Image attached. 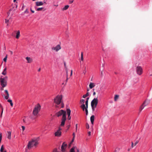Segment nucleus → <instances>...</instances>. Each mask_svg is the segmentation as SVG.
Listing matches in <instances>:
<instances>
[{
  "mask_svg": "<svg viewBox=\"0 0 152 152\" xmlns=\"http://www.w3.org/2000/svg\"><path fill=\"white\" fill-rule=\"evenodd\" d=\"M66 111L63 110H61L56 113V115L58 117L62 116L61 119V122L60 125V126H63L64 125L65 121L66 119Z\"/></svg>",
  "mask_w": 152,
  "mask_h": 152,
  "instance_id": "1",
  "label": "nucleus"
},
{
  "mask_svg": "<svg viewBox=\"0 0 152 152\" xmlns=\"http://www.w3.org/2000/svg\"><path fill=\"white\" fill-rule=\"evenodd\" d=\"M39 137H36L32 139L28 142L27 148L30 149L33 147H37L39 144Z\"/></svg>",
  "mask_w": 152,
  "mask_h": 152,
  "instance_id": "2",
  "label": "nucleus"
},
{
  "mask_svg": "<svg viewBox=\"0 0 152 152\" xmlns=\"http://www.w3.org/2000/svg\"><path fill=\"white\" fill-rule=\"evenodd\" d=\"M62 95H58L53 99V103L56 107H59L62 99Z\"/></svg>",
  "mask_w": 152,
  "mask_h": 152,
  "instance_id": "3",
  "label": "nucleus"
},
{
  "mask_svg": "<svg viewBox=\"0 0 152 152\" xmlns=\"http://www.w3.org/2000/svg\"><path fill=\"white\" fill-rule=\"evenodd\" d=\"M41 106L39 104H37L34 107L33 111L32 114L35 116L37 117L38 116L40 110Z\"/></svg>",
  "mask_w": 152,
  "mask_h": 152,
  "instance_id": "4",
  "label": "nucleus"
},
{
  "mask_svg": "<svg viewBox=\"0 0 152 152\" xmlns=\"http://www.w3.org/2000/svg\"><path fill=\"white\" fill-rule=\"evenodd\" d=\"M7 76H5L4 78L1 77L0 78L1 85L3 87H5L7 86Z\"/></svg>",
  "mask_w": 152,
  "mask_h": 152,
  "instance_id": "5",
  "label": "nucleus"
},
{
  "mask_svg": "<svg viewBox=\"0 0 152 152\" xmlns=\"http://www.w3.org/2000/svg\"><path fill=\"white\" fill-rule=\"evenodd\" d=\"M22 120L23 123L26 124H29L30 123V119L28 116H24L22 118Z\"/></svg>",
  "mask_w": 152,
  "mask_h": 152,
  "instance_id": "6",
  "label": "nucleus"
},
{
  "mask_svg": "<svg viewBox=\"0 0 152 152\" xmlns=\"http://www.w3.org/2000/svg\"><path fill=\"white\" fill-rule=\"evenodd\" d=\"M136 72L137 74L139 75H141L143 73V69L140 66H137L136 68Z\"/></svg>",
  "mask_w": 152,
  "mask_h": 152,
  "instance_id": "7",
  "label": "nucleus"
},
{
  "mask_svg": "<svg viewBox=\"0 0 152 152\" xmlns=\"http://www.w3.org/2000/svg\"><path fill=\"white\" fill-rule=\"evenodd\" d=\"M61 129L60 127L58 128V129L54 133L55 136L56 137H60L61 136Z\"/></svg>",
  "mask_w": 152,
  "mask_h": 152,
  "instance_id": "8",
  "label": "nucleus"
},
{
  "mask_svg": "<svg viewBox=\"0 0 152 152\" xmlns=\"http://www.w3.org/2000/svg\"><path fill=\"white\" fill-rule=\"evenodd\" d=\"M61 48V46L59 45H58L57 46L53 47L52 48V50L56 52H58L59 50Z\"/></svg>",
  "mask_w": 152,
  "mask_h": 152,
  "instance_id": "9",
  "label": "nucleus"
},
{
  "mask_svg": "<svg viewBox=\"0 0 152 152\" xmlns=\"http://www.w3.org/2000/svg\"><path fill=\"white\" fill-rule=\"evenodd\" d=\"M98 103V100L97 98H94L91 101V105L97 106Z\"/></svg>",
  "mask_w": 152,
  "mask_h": 152,
  "instance_id": "10",
  "label": "nucleus"
},
{
  "mask_svg": "<svg viewBox=\"0 0 152 152\" xmlns=\"http://www.w3.org/2000/svg\"><path fill=\"white\" fill-rule=\"evenodd\" d=\"M14 13V10L13 9H10L8 12V16L10 18H11Z\"/></svg>",
  "mask_w": 152,
  "mask_h": 152,
  "instance_id": "11",
  "label": "nucleus"
},
{
  "mask_svg": "<svg viewBox=\"0 0 152 152\" xmlns=\"http://www.w3.org/2000/svg\"><path fill=\"white\" fill-rule=\"evenodd\" d=\"M67 147V144L64 142L61 146V151H66V149Z\"/></svg>",
  "mask_w": 152,
  "mask_h": 152,
  "instance_id": "12",
  "label": "nucleus"
},
{
  "mask_svg": "<svg viewBox=\"0 0 152 152\" xmlns=\"http://www.w3.org/2000/svg\"><path fill=\"white\" fill-rule=\"evenodd\" d=\"M80 102L81 104H82L81 106V107L82 109L84 111L86 107L85 105L84 104L85 100L83 99H81L80 101Z\"/></svg>",
  "mask_w": 152,
  "mask_h": 152,
  "instance_id": "13",
  "label": "nucleus"
},
{
  "mask_svg": "<svg viewBox=\"0 0 152 152\" xmlns=\"http://www.w3.org/2000/svg\"><path fill=\"white\" fill-rule=\"evenodd\" d=\"M44 3L42 1H37L36 2V6H39L43 5Z\"/></svg>",
  "mask_w": 152,
  "mask_h": 152,
  "instance_id": "14",
  "label": "nucleus"
},
{
  "mask_svg": "<svg viewBox=\"0 0 152 152\" xmlns=\"http://www.w3.org/2000/svg\"><path fill=\"white\" fill-rule=\"evenodd\" d=\"M95 86V84L94 83L90 82L89 85V87L90 89H92Z\"/></svg>",
  "mask_w": 152,
  "mask_h": 152,
  "instance_id": "15",
  "label": "nucleus"
},
{
  "mask_svg": "<svg viewBox=\"0 0 152 152\" xmlns=\"http://www.w3.org/2000/svg\"><path fill=\"white\" fill-rule=\"evenodd\" d=\"M26 60L27 61V63H30L32 62V59L29 57H26Z\"/></svg>",
  "mask_w": 152,
  "mask_h": 152,
  "instance_id": "16",
  "label": "nucleus"
},
{
  "mask_svg": "<svg viewBox=\"0 0 152 152\" xmlns=\"http://www.w3.org/2000/svg\"><path fill=\"white\" fill-rule=\"evenodd\" d=\"M11 132L10 131L7 132V137L8 139L10 140L11 139Z\"/></svg>",
  "mask_w": 152,
  "mask_h": 152,
  "instance_id": "17",
  "label": "nucleus"
},
{
  "mask_svg": "<svg viewBox=\"0 0 152 152\" xmlns=\"http://www.w3.org/2000/svg\"><path fill=\"white\" fill-rule=\"evenodd\" d=\"M16 34V38L17 39H18L20 36V31H17Z\"/></svg>",
  "mask_w": 152,
  "mask_h": 152,
  "instance_id": "18",
  "label": "nucleus"
},
{
  "mask_svg": "<svg viewBox=\"0 0 152 152\" xmlns=\"http://www.w3.org/2000/svg\"><path fill=\"white\" fill-rule=\"evenodd\" d=\"M90 120L92 124H93L94 120V115H92L91 116L90 118Z\"/></svg>",
  "mask_w": 152,
  "mask_h": 152,
  "instance_id": "19",
  "label": "nucleus"
},
{
  "mask_svg": "<svg viewBox=\"0 0 152 152\" xmlns=\"http://www.w3.org/2000/svg\"><path fill=\"white\" fill-rule=\"evenodd\" d=\"M1 152H7L6 150L5 149L3 145H2L0 149Z\"/></svg>",
  "mask_w": 152,
  "mask_h": 152,
  "instance_id": "20",
  "label": "nucleus"
},
{
  "mask_svg": "<svg viewBox=\"0 0 152 152\" xmlns=\"http://www.w3.org/2000/svg\"><path fill=\"white\" fill-rule=\"evenodd\" d=\"M149 102L150 101H147L146 100L142 104L145 107L149 104Z\"/></svg>",
  "mask_w": 152,
  "mask_h": 152,
  "instance_id": "21",
  "label": "nucleus"
},
{
  "mask_svg": "<svg viewBox=\"0 0 152 152\" xmlns=\"http://www.w3.org/2000/svg\"><path fill=\"white\" fill-rule=\"evenodd\" d=\"M67 113V114L68 115V116H70L71 114V110L69 108H67L66 110V112Z\"/></svg>",
  "mask_w": 152,
  "mask_h": 152,
  "instance_id": "22",
  "label": "nucleus"
},
{
  "mask_svg": "<svg viewBox=\"0 0 152 152\" xmlns=\"http://www.w3.org/2000/svg\"><path fill=\"white\" fill-rule=\"evenodd\" d=\"M119 97V95H115L114 97V100L115 101H117Z\"/></svg>",
  "mask_w": 152,
  "mask_h": 152,
  "instance_id": "23",
  "label": "nucleus"
},
{
  "mask_svg": "<svg viewBox=\"0 0 152 152\" xmlns=\"http://www.w3.org/2000/svg\"><path fill=\"white\" fill-rule=\"evenodd\" d=\"M36 10L37 11H42V10L43 11H45V9H44L43 7H41L37 8L36 9Z\"/></svg>",
  "mask_w": 152,
  "mask_h": 152,
  "instance_id": "24",
  "label": "nucleus"
},
{
  "mask_svg": "<svg viewBox=\"0 0 152 152\" xmlns=\"http://www.w3.org/2000/svg\"><path fill=\"white\" fill-rule=\"evenodd\" d=\"M7 69L6 68H5L4 69V71L2 73V74L4 75H5L7 74V72H6Z\"/></svg>",
  "mask_w": 152,
  "mask_h": 152,
  "instance_id": "25",
  "label": "nucleus"
},
{
  "mask_svg": "<svg viewBox=\"0 0 152 152\" xmlns=\"http://www.w3.org/2000/svg\"><path fill=\"white\" fill-rule=\"evenodd\" d=\"M69 6L68 5H65L64 7L63 8L62 10H65L67 9L69 7Z\"/></svg>",
  "mask_w": 152,
  "mask_h": 152,
  "instance_id": "26",
  "label": "nucleus"
},
{
  "mask_svg": "<svg viewBox=\"0 0 152 152\" xmlns=\"http://www.w3.org/2000/svg\"><path fill=\"white\" fill-rule=\"evenodd\" d=\"M7 102H9L11 106L12 107L13 106V104L12 102V101L10 99H8L7 100Z\"/></svg>",
  "mask_w": 152,
  "mask_h": 152,
  "instance_id": "27",
  "label": "nucleus"
},
{
  "mask_svg": "<svg viewBox=\"0 0 152 152\" xmlns=\"http://www.w3.org/2000/svg\"><path fill=\"white\" fill-rule=\"evenodd\" d=\"M145 107L142 104V105L140 106L139 108V111L140 112H141L142 110Z\"/></svg>",
  "mask_w": 152,
  "mask_h": 152,
  "instance_id": "28",
  "label": "nucleus"
},
{
  "mask_svg": "<svg viewBox=\"0 0 152 152\" xmlns=\"http://www.w3.org/2000/svg\"><path fill=\"white\" fill-rule=\"evenodd\" d=\"M89 95V94L88 92H87L86 94L84 95L83 96V98H85L86 97L88 96Z\"/></svg>",
  "mask_w": 152,
  "mask_h": 152,
  "instance_id": "29",
  "label": "nucleus"
},
{
  "mask_svg": "<svg viewBox=\"0 0 152 152\" xmlns=\"http://www.w3.org/2000/svg\"><path fill=\"white\" fill-rule=\"evenodd\" d=\"M75 147L72 148L70 150V152H75Z\"/></svg>",
  "mask_w": 152,
  "mask_h": 152,
  "instance_id": "30",
  "label": "nucleus"
},
{
  "mask_svg": "<svg viewBox=\"0 0 152 152\" xmlns=\"http://www.w3.org/2000/svg\"><path fill=\"white\" fill-rule=\"evenodd\" d=\"M91 107L92 110L93 111H94L95 110V108L96 107V106H93V105H91Z\"/></svg>",
  "mask_w": 152,
  "mask_h": 152,
  "instance_id": "31",
  "label": "nucleus"
},
{
  "mask_svg": "<svg viewBox=\"0 0 152 152\" xmlns=\"http://www.w3.org/2000/svg\"><path fill=\"white\" fill-rule=\"evenodd\" d=\"M81 60L82 61H83V52H82L81 53Z\"/></svg>",
  "mask_w": 152,
  "mask_h": 152,
  "instance_id": "32",
  "label": "nucleus"
},
{
  "mask_svg": "<svg viewBox=\"0 0 152 152\" xmlns=\"http://www.w3.org/2000/svg\"><path fill=\"white\" fill-rule=\"evenodd\" d=\"M88 102L87 101H86V102H85L86 105V108H88Z\"/></svg>",
  "mask_w": 152,
  "mask_h": 152,
  "instance_id": "33",
  "label": "nucleus"
},
{
  "mask_svg": "<svg viewBox=\"0 0 152 152\" xmlns=\"http://www.w3.org/2000/svg\"><path fill=\"white\" fill-rule=\"evenodd\" d=\"M9 20H7V19H5V23H7V26L8 25V22H9Z\"/></svg>",
  "mask_w": 152,
  "mask_h": 152,
  "instance_id": "34",
  "label": "nucleus"
},
{
  "mask_svg": "<svg viewBox=\"0 0 152 152\" xmlns=\"http://www.w3.org/2000/svg\"><path fill=\"white\" fill-rule=\"evenodd\" d=\"M88 108H85V110L86 112V115H87L88 113V110L87 109Z\"/></svg>",
  "mask_w": 152,
  "mask_h": 152,
  "instance_id": "35",
  "label": "nucleus"
},
{
  "mask_svg": "<svg viewBox=\"0 0 152 152\" xmlns=\"http://www.w3.org/2000/svg\"><path fill=\"white\" fill-rule=\"evenodd\" d=\"M21 128L22 129L23 132L25 130V126H22Z\"/></svg>",
  "mask_w": 152,
  "mask_h": 152,
  "instance_id": "36",
  "label": "nucleus"
},
{
  "mask_svg": "<svg viewBox=\"0 0 152 152\" xmlns=\"http://www.w3.org/2000/svg\"><path fill=\"white\" fill-rule=\"evenodd\" d=\"M7 55H6V56L5 58H4L3 59V61L5 62H6L7 61Z\"/></svg>",
  "mask_w": 152,
  "mask_h": 152,
  "instance_id": "37",
  "label": "nucleus"
},
{
  "mask_svg": "<svg viewBox=\"0 0 152 152\" xmlns=\"http://www.w3.org/2000/svg\"><path fill=\"white\" fill-rule=\"evenodd\" d=\"M9 98V95H7L4 96L5 99H7Z\"/></svg>",
  "mask_w": 152,
  "mask_h": 152,
  "instance_id": "38",
  "label": "nucleus"
},
{
  "mask_svg": "<svg viewBox=\"0 0 152 152\" xmlns=\"http://www.w3.org/2000/svg\"><path fill=\"white\" fill-rule=\"evenodd\" d=\"M66 80L67 81L68 80V71H67V70H66Z\"/></svg>",
  "mask_w": 152,
  "mask_h": 152,
  "instance_id": "39",
  "label": "nucleus"
},
{
  "mask_svg": "<svg viewBox=\"0 0 152 152\" xmlns=\"http://www.w3.org/2000/svg\"><path fill=\"white\" fill-rule=\"evenodd\" d=\"M52 152H58V151L56 148H55L53 150Z\"/></svg>",
  "mask_w": 152,
  "mask_h": 152,
  "instance_id": "40",
  "label": "nucleus"
},
{
  "mask_svg": "<svg viewBox=\"0 0 152 152\" xmlns=\"http://www.w3.org/2000/svg\"><path fill=\"white\" fill-rule=\"evenodd\" d=\"M138 142V141L137 140L134 143V146H135Z\"/></svg>",
  "mask_w": 152,
  "mask_h": 152,
  "instance_id": "41",
  "label": "nucleus"
},
{
  "mask_svg": "<svg viewBox=\"0 0 152 152\" xmlns=\"http://www.w3.org/2000/svg\"><path fill=\"white\" fill-rule=\"evenodd\" d=\"M29 12L28 11V9H27L26 10L24 11V13H28Z\"/></svg>",
  "mask_w": 152,
  "mask_h": 152,
  "instance_id": "42",
  "label": "nucleus"
},
{
  "mask_svg": "<svg viewBox=\"0 0 152 152\" xmlns=\"http://www.w3.org/2000/svg\"><path fill=\"white\" fill-rule=\"evenodd\" d=\"M4 92L6 93V94L7 95H9L8 91L7 90H4Z\"/></svg>",
  "mask_w": 152,
  "mask_h": 152,
  "instance_id": "43",
  "label": "nucleus"
},
{
  "mask_svg": "<svg viewBox=\"0 0 152 152\" xmlns=\"http://www.w3.org/2000/svg\"><path fill=\"white\" fill-rule=\"evenodd\" d=\"M86 127L87 129H89V126L88 123L86 124Z\"/></svg>",
  "mask_w": 152,
  "mask_h": 152,
  "instance_id": "44",
  "label": "nucleus"
},
{
  "mask_svg": "<svg viewBox=\"0 0 152 152\" xmlns=\"http://www.w3.org/2000/svg\"><path fill=\"white\" fill-rule=\"evenodd\" d=\"M72 135H73V139H72V140H73L74 139V138H75V133L74 132H73V133Z\"/></svg>",
  "mask_w": 152,
  "mask_h": 152,
  "instance_id": "45",
  "label": "nucleus"
},
{
  "mask_svg": "<svg viewBox=\"0 0 152 152\" xmlns=\"http://www.w3.org/2000/svg\"><path fill=\"white\" fill-rule=\"evenodd\" d=\"M75 127H76V132H77V124H76L75 125Z\"/></svg>",
  "mask_w": 152,
  "mask_h": 152,
  "instance_id": "46",
  "label": "nucleus"
},
{
  "mask_svg": "<svg viewBox=\"0 0 152 152\" xmlns=\"http://www.w3.org/2000/svg\"><path fill=\"white\" fill-rule=\"evenodd\" d=\"M73 1H74V0H69V3L70 4H72V3H73Z\"/></svg>",
  "mask_w": 152,
  "mask_h": 152,
  "instance_id": "47",
  "label": "nucleus"
},
{
  "mask_svg": "<svg viewBox=\"0 0 152 152\" xmlns=\"http://www.w3.org/2000/svg\"><path fill=\"white\" fill-rule=\"evenodd\" d=\"M86 69L84 70V71H83V73L84 75L86 74Z\"/></svg>",
  "mask_w": 152,
  "mask_h": 152,
  "instance_id": "48",
  "label": "nucleus"
},
{
  "mask_svg": "<svg viewBox=\"0 0 152 152\" xmlns=\"http://www.w3.org/2000/svg\"><path fill=\"white\" fill-rule=\"evenodd\" d=\"M71 119V116H68V119L70 120Z\"/></svg>",
  "mask_w": 152,
  "mask_h": 152,
  "instance_id": "49",
  "label": "nucleus"
},
{
  "mask_svg": "<svg viewBox=\"0 0 152 152\" xmlns=\"http://www.w3.org/2000/svg\"><path fill=\"white\" fill-rule=\"evenodd\" d=\"M134 146V144L132 142V148H133Z\"/></svg>",
  "mask_w": 152,
  "mask_h": 152,
  "instance_id": "50",
  "label": "nucleus"
},
{
  "mask_svg": "<svg viewBox=\"0 0 152 152\" xmlns=\"http://www.w3.org/2000/svg\"><path fill=\"white\" fill-rule=\"evenodd\" d=\"M88 135L89 136H90L91 135V132H89L88 133Z\"/></svg>",
  "mask_w": 152,
  "mask_h": 152,
  "instance_id": "51",
  "label": "nucleus"
},
{
  "mask_svg": "<svg viewBox=\"0 0 152 152\" xmlns=\"http://www.w3.org/2000/svg\"><path fill=\"white\" fill-rule=\"evenodd\" d=\"M72 70H71V72L70 76H72Z\"/></svg>",
  "mask_w": 152,
  "mask_h": 152,
  "instance_id": "52",
  "label": "nucleus"
},
{
  "mask_svg": "<svg viewBox=\"0 0 152 152\" xmlns=\"http://www.w3.org/2000/svg\"><path fill=\"white\" fill-rule=\"evenodd\" d=\"M30 10H31V12L32 13H34V10H32L31 8L30 9Z\"/></svg>",
  "mask_w": 152,
  "mask_h": 152,
  "instance_id": "53",
  "label": "nucleus"
},
{
  "mask_svg": "<svg viewBox=\"0 0 152 152\" xmlns=\"http://www.w3.org/2000/svg\"><path fill=\"white\" fill-rule=\"evenodd\" d=\"M4 87H3L1 86V87L0 88V89L1 91H2L4 90L3 88Z\"/></svg>",
  "mask_w": 152,
  "mask_h": 152,
  "instance_id": "54",
  "label": "nucleus"
},
{
  "mask_svg": "<svg viewBox=\"0 0 152 152\" xmlns=\"http://www.w3.org/2000/svg\"><path fill=\"white\" fill-rule=\"evenodd\" d=\"M10 52L11 55H12L13 54V52L11 51H10Z\"/></svg>",
  "mask_w": 152,
  "mask_h": 152,
  "instance_id": "55",
  "label": "nucleus"
},
{
  "mask_svg": "<svg viewBox=\"0 0 152 152\" xmlns=\"http://www.w3.org/2000/svg\"><path fill=\"white\" fill-rule=\"evenodd\" d=\"M58 4H54V6H56V7H57L58 6Z\"/></svg>",
  "mask_w": 152,
  "mask_h": 152,
  "instance_id": "56",
  "label": "nucleus"
},
{
  "mask_svg": "<svg viewBox=\"0 0 152 152\" xmlns=\"http://www.w3.org/2000/svg\"><path fill=\"white\" fill-rule=\"evenodd\" d=\"M40 70H41V68H39V69H38V71L39 72L40 71Z\"/></svg>",
  "mask_w": 152,
  "mask_h": 152,
  "instance_id": "57",
  "label": "nucleus"
},
{
  "mask_svg": "<svg viewBox=\"0 0 152 152\" xmlns=\"http://www.w3.org/2000/svg\"><path fill=\"white\" fill-rule=\"evenodd\" d=\"M96 94V93L95 92H94L93 93V95H95Z\"/></svg>",
  "mask_w": 152,
  "mask_h": 152,
  "instance_id": "58",
  "label": "nucleus"
},
{
  "mask_svg": "<svg viewBox=\"0 0 152 152\" xmlns=\"http://www.w3.org/2000/svg\"><path fill=\"white\" fill-rule=\"evenodd\" d=\"M89 99V97H88L87 99H86V101H87L88 102V99Z\"/></svg>",
  "mask_w": 152,
  "mask_h": 152,
  "instance_id": "59",
  "label": "nucleus"
},
{
  "mask_svg": "<svg viewBox=\"0 0 152 152\" xmlns=\"http://www.w3.org/2000/svg\"><path fill=\"white\" fill-rule=\"evenodd\" d=\"M0 137L2 138L1 133L0 134Z\"/></svg>",
  "mask_w": 152,
  "mask_h": 152,
  "instance_id": "60",
  "label": "nucleus"
},
{
  "mask_svg": "<svg viewBox=\"0 0 152 152\" xmlns=\"http://www.w3.org/2000/svg\"><path fill=\"white\" fill-rule=\"evenodd\" d=\"M70 125H69L67 126L68 128L69 129L70 127Z\"/></svg>",
  "mask_w": 152,
  "mask_h": 152,
  "instance_id": "61",
  "label": "nucleus"
},
{
  "mask_svg": "<svg viewBox=\"0 0 152 152\" xmlns=\"http://www.w3.org/2000/svg\"><path fill=\"white\" fill-rule=\"evenodd\" d=\"M2 138L0 137V143L1 142V140Z\"/></svg>",
  "mask_w": 152,
  "mask_h": 152,
  "instance_id": "62",
  "label": "nucleus"
},
{
  "mask_svg": "<svg viewBox=\"0 0 152 152\" xmlns=\"http://www.w3.org/2000/svg\"><path fill=\"white\" fill-rule=\"evenodd\" d=\"M62 152H67L66 151H61Z\"/></svg>",
  "mask_w": 152,
  "mask_h": 152,
  "instance_id": "63",
  "label": "nucleus"
},
{
  "mask_svg": "<svg viewBox=\"0 0 152 152\" xmlns=\"http://www.w3.org/2000/svg\"><path fill=\"white\" fill-rule=\"evenodd\" d=\"M77 152H79V151L78 149H77Z\"/></svg>",
  "mask_w": 152,
  "mask_h": 152,
  "instance_id": "64",
  "label": "nucleus"
}]
</instances>
